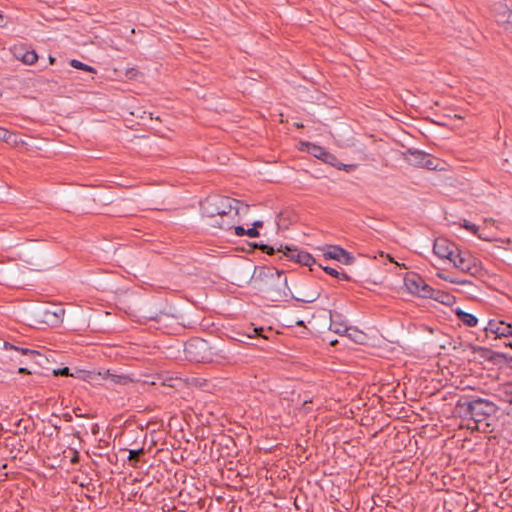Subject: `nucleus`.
Instances as JSON below:
<instances>
[{
	"instance_id": "36",
	"label": "nucleus",
	"mask_w": 512,
	"mask_h": 512,
	"mask_svg": "<svg viewBox=\"0 0 512 512\" xmlns=\"http://www.w3.org/2000/svg\"><path fill=\"white\" fill-rule=\"evenodd\" d=\"M245 235L251 237V238H255V237H258L259 236V231L256 230L255 228H249V229H245Z\"/></svg>"
},
{
	"instance_id": "25",
	"label": "nucleus",
	"mask_w": 512,
	"mask_h": 512,
	"mask_svg": "<svg viewBox=\"0 0 512 512\" xmlns=\"http://www.w3.org/2000/svg\"><path fill=\"white\" fill-rule=\"evenodd\" d=\"M334 315H331V323H330V329L332 331H334L335 333H338V334H341V333H345V332H349V327H347L345 324L343 323H338L335 318Z\"/></svg>"
},
{
	"instance_id": "6",
	"label": "nucleus",
	"mask_w": 512,
	"mask_h": 512,
	"mask_svg": "<svg viewBox=\"0 0 512 512\" xmlns=\"http://www.w3.org/2000/svg\"><path fill=\"white\" fill-rule=\"evenodd\" d=\"M491 12L499 25L512 32V10L505 3L497 2L493 4Z\"/></svg>"
},
{
	"instance_id": "19",
	"label": "nucleus",
	"mask_w": 512,
	"mask_h": 512,
	"mask_svg": "<svg viewBox=\"0 0 512 512\" xmlns=\"http://www.w3.org/2000/svg\"><path fill=\"white\" fill-rule=\"evenodd\" d=\"M341 255H347V251L338 246H331L330 250L324 253V257L327 259H340Z\"/></svg>"
},
{
	"instance_id": "11",
	"label": "nucleus",
	"mask_w": 512,
	"mask_h": 512,
	"mask_svg": "<svg viewBox=\"0 0 512 512\" xmlns=\"http://www.w3.org/2000/svg\"><path fill=\"white\" fill-rule=\"evenodd\" d=\"M36 317L41 323H44L51 327L58 326V318H55V316H53L51 308L39 309L36 313Z\"/></svg>"
},
{
	"instance_id": "27",
	"label": "nucleus",
	"mask_w": 512,
	"mask_h": 512,
	"mask_svg": "<svg viewBox=\"0 0 512 512\" xmlns=\"http://www.w3.org/2000/svg\"><path fill=\"white\" fill-rule=\"evenodd\" d=\"M349 332H345L347 334V336L354 340L355 342L357 343H361L362 342V339H363V335L356 329H353L351 327H349Z\"/></svg>"
},
{
	"instance_id": "4",
	"label": "nucleus",
	"mask_w": 512,
	"mask_h": 512,
	"mask_svg": "<svg viewBox=\"0 0 512 512\" xmlns=\"http://www.w3.org/2000/svg\"><path fill=\"white\" fill-rule=\"evenodd\" d=\"M210 342L202 338H192L184 345V354L187 360L196 363H207Z\"/></svg>"
},
{
	"instance_id": "1",
	"label": "nucleus",
	"mask_w": 512,
	"mask_h": 512,
	"mask_svg": "<svg viewBox=\"0 0 512 512\" xmlns=\"http://www.w3.org/2000/svg\"><path fill=\"white\" fill-rule=\"evenodd\" d=\"M241 202L222 195H209L200 201L202 216L208 218V225L220 230H230L239 214Z\"/></svg>"
},
{
	"instance_id": "42",
	"label": "nucleus",
	"mask_w": 512,
	"mask_h": 512,
	"mask_svg": "<svg viewBox=\"0 0 512 512\" xmlns=\"http://www.w3.org/2000/svg\"><path fill=\"white\" fill-rule=\"evenodd\" d=\"M262 227H263V222L260 220L254 221L252 224V228H255L256 230H258V228H262Z\"/></svg>"
},
{
	"instance_id": "59",
	"label": "nucleus",
	"mask_w": 512,
	"mask_h": 512,
	"mask_svg": "<svg viewBox=\"0 0 512 512\" xmlns=\"http://www.w3.org/2000/svg\"><path fill=\"white\" fill-rule=\"evenodd\" d=\"M21 421H22V420H19V421L16 423V425H17V426H20Z\"/></svg>"
},
{
	"instance_id": "2",
	"label": "nucleus",
	"mask_w": 512,
	"mask_h": 512,
	"mask_svg": "<svg viewBox=\"0 0 512 512\" xmlns=\"http://www.w3.org/2000/svg\"><path fill=\"white\" fill-rule=\"evenodd\" d=\"M457 407L461 409L465 418L473 420L475 423H480L486 420L497 411V406L487 399L480 397L471 400H459Z\"/></svg>"
},
{
	"instance_id": "46",
	"label": "nucleus",
	"mask_w": 512,
	"mask_h": 512,
	"mask_svg": "<svg viewBox=\"0 0 512 512\" xmlns=\"http://www.w3.org/2000/svg\"><path fill=\"white\" fill-rule=\"evenodd\" d=\"M338 278L342 280H350V277L346 273H340V277Z\"/></svg>"
},
{
	"instance_id": "28",
	"label": "nucleus",
	"mask_w": 512,
	"mask_h": 512,
	"mask_svg": "<svg viewBox=\"0 0 512 512\" xmlns=\"http://www.w3.org/2000/svg\"><path fill=\"white\" fill-rule=\"evenodd\" d=\"M52 314L55 318H58V325H60L63 321V316L65 314V310L62 307H52Z\"/></svg>"
},
{
	"instance_id": "20",
	"label": "nucleus",
	"mask_w": 512,
	"mask_h": 512,
	"mask_svg": "<svg viewBox=\"0 0 512 512\" xmlns=\"http://www.w3.org/2000/svg\"><path fill=\"white\" fill-rule=\"evenodd\" d=\"M440 165V160L431 154H426L425 160L423 162L422 168H426L429 170H438Z\"/></svg>"
},
{
	"instance_id": "23",
	"label": "nucleus",
	"mask_w": 512,
	"mask_h": 512,
	"mask_svg": "<svg viewBox=\"0 0 512 512\" xmlns=\"http://www.w3.org/2000/svg\"><path fill=\"white\" fill-rule=\"evenodd\" d=\"M20 60L27 65H32L38 60V55L34 50L25 51L21 54Z\"/></svg>"
},
{
	"instance_id": "5",
	"label": "nucleus",
	"mask_w": 512,
	"mask_h": 512,
	"mask_svg": "<svg viewBox=\"0 0 512 512\" xmlns=\"http://www.w3.org/2000/svg\"><path fill=\"white\" fill-rule=\"evenodd\" d=\"M404 284L411 294L427 298L432 296V287L418 274H410L404 278Z\"/></svg>"
},
{
	"instance_id": "26",
	"label": "nucleus",
	"mask_w": 512,
	"mask_h": 512,
	"mask_svg": "<svg viewBox=\"0 0 512 512\" xmlns=\"http://www.w3.org/2000/svg\"><path fill=\"white\" fill-rule=\"evenodd\" d=\"M70 65L75 69L84 70V71L91 72V73H96V70L94 67L89 66L79 60H76V59H72L70 61Z\"/></svg>"
},
{
	"instance_id": "38",
	"label": "nucleus",
	"mask_w": 512,
	"mask_h": 512,
	"mask_svg": "<svg viewBox=\"0 0 512 512\" xmlns=\"http://www.w3.org/2000/svg\"><path fill=\"white\" fill-rule=\"evenodd\" d=\"M10 137L11 134L6 129L0 128V139L8 141Z\"/></svg>"
},
{
	"instance_id": "15",
	"label": "nucleus",
	"mask_w": 512,
	"mask_h": 512,
	"mask_svg": "<svg viewBox=\"0 0 512 512\" xmlns=\"http://www.w3.org/2000/svg\"><path fill=\"white\" fill-rule=\"evenodd\" d=\"M427 298L434 299L442 304L451 305L454 302V297L446 292L435 290L432 288V296H428Z\"/></svg>"
},
{
	"instance_id": "21",
	"label": "nucleus",
	"mask_w": 512,
	"mask_h": 512,
	"mask_svg": "<svg viewBox=\"0 0 512 512\" xmlns=\"http://www.w3.org/2000/svg\"><path fill=\"white\" fill-rule=\"evenodd\" d=\"M316 150H319L321 153L319 154L320 156V159L323 160L324 162L326 163H329L333 166H338V164L336 163L337 162V158L331 154L330 152L326 151L324 148L322 147H315Z\"/></svg>"
},
{
	"instance_id": "54",
	"label": "nucleus",
	"mask_w": 512,
	"mask_h": 512,
	"mask_svg": "<svg viewBox=\"0 0 512 512\" xmlns=\"http://www.w3.org/2000/svg\"><path fill=\"white\" fill-rule=\"evenodd\" d=\"M53 427L56 429V430H60V426L58 424H52Z\"/></svg>"
},
{
	"instance_id": "55",
	"label": "nucleus",
	"mask_w": 512,
	"mask_h": 512,
	"mask_svg": "<svg viewBox=\"0 0 512 512\" xmlns=\"http://www.w3.org/2000/svg\"><path fill=\"white\" fill-rule=\"evenodd\" d=\"M78 460V456L75 455L73 458H72V462H76Z\"/></svg>"
},
{
	"instance_id": "44",
	"label": "nucleus",
	"mask_w": 512,
	"mask_h": 512,
	"mask_svg": "<svg viewBox=\"0 0 512 512\" xmlns=\"http://www.w3.org/2000/svg\"><path fill=\"white\" fill-rule=\"evenodd\" d=\"M18 373H23V374H31L32 371L28 370L27 368L25 367H19L18 368Z\"/></svg>"
},
{
	"instance_id": "12",
	"label": "nucleus",
	"mask_w": 512,
	"mask_h": 512,
	"mask_svg": "<svg viewBox=\"0 0 512 512\" xmlns=\"http://www.w3.org/2000/svg\"><path fill=\"white\" fill-rule=\"evenodd\" d=\"M407 154L409 155V157L407 158L409 164L422 168L423 162L427 154L426 152L417 149H408Z\"/></svg>"
},
{
	"instance_id": "39",
	"label": "nucleus",
	"mask_w": 512,
	"mask_h": 512,
	"mask_svg": "<svg viewBox=\"0 0 512 512\" xmlns=\"http://www.w3.org/2000/svg\"><path fill=\"white\" fill-rule=\"evenodd\" d=\"M232 228H234V230H235V234H236L237 236H244V235H245V229H244V227H243V226H240V225L235 226V225H234Z\"/></svg>"
},
{
	"instance_id": "43",
	"label": "nucleus",
	"mask_w": 512,
	"mask_h": 512,
	"mask_svg": "<svg viewBox=\"0 0 512 512\" xmlns=\"http://www.w3.org/2000/svg\"><path fill=\"white\" fill-rule=\"evenodd\" d=\"M495 355L497 357H501L503 359H506V360H509V361H512V356L508 357L506 354L504 353H500V352H496Z\"/></svg>"
},
{
	"instance_id": "52",
	"label": "nucleus",
	"mask_w": 512,
	"mask_h": 512,
	"mask_svg": "<svg viewBox=\"0 0 512 512\" xmlns=\"http://www.w3.org/2000/svg\"><path fill=\"white\" fill-rule=\"evenodd\" d=\"M78 410H79V408L74 409L75 416H77V417H81V416H82V414H78V413H77V411H78Z\"/></svg>"
},
{
	"instance_id": "32",
	"label": "nucleus",
	"mask_w": 512,
	"mask_h": 512,
	"mask_svg": "<svg viewBox=\"0 0 512 512\" xmlns=\"http://www.w3.org/2000/svg\"><path fill=\"white\" fill-rule=\"evenodd\" d=\"M461 226L466 230L470 231L471 233H473L474 235H476L478 232V227L467 220H464V223Z\"/></svg>"
},
{
	"instance_id": "56",
	"label": "nucleus",
	"mask_w": 512,
	"mask_h": 512,
	"mask_svg": "<svg viewBox=\"0 0 512 512\" xmlns=\"http://www.w3.org/2000/svg\"><path fill=\"white\" fill-rule=\"evenodd\" d=\"M259 245H260L259 243H254V244H253V247H254V248H258V249H259Z\"/></svg>"
},
{
	"instance_id": "33",
	"label": "nucleus",
	"mask_w": 512,
	"mask_h": 512,
	"mask_svg": "<svg viewBox=\"0 0 512 512\" xmlns=\"http://www.w3.org/2000/svg\"><path fill=\"white\" fill-rule=\"evenodd\" d=\"M259 249L267 255H273L275 252H278L277 249H275L273 246H269L267 244L259 245Z\"/></svg>"
},
{
	"instance_id": "24",
	"label": "nucleus",
	"mask_w": 512,
	"mask_h": 512,
	"mask_svg": "<svg viewBox=\"0 0 512 512\" xmlns=\"http://www.w3.org/2000/svg\"><path fill=\"white\" fill-rule=\"evenodd\" d=\"M145 453L144 448L129 450L128 461L134 467L139 462L140 457Z\"/></svg>"
},
{
	"instance_id": "13",
	"label": "nucleus",
	"mask_w": 512,
	"mask_h": 512,
	"mask_svg": "<svg viewBox=\"0 0 512 512\" xmlns=\"http://www.w3.org/2000/svg\"><path fill=\"white\" fill-rule=\"evenodd\" d=\"M102 376H103V379L108 380L111 384L127 385L130 382H132V379L129 376L123 375V374H121V375L113 374V373H110L109 370H106Z\"/></svg>"
},
{
	"instance_id": "48",
	"label": "nucleus",
	"mask_w": 512,
	"mask_h": 512,
	"mask_svg": "<svg viewBox=\"0 0 512 512\" xmlns=\"http://www.w3.org/2000/svg\"><path fill=\"white\" fill-rule=\"evenodd\" d=\"M6 25V21L4 17L0 14V27H4Z\"/></svg>"
},
{
	"instance_id": "3",
	"label": "nucleus",
	"mask_w": 512,
	"mask_h": 512,
	"mask_svg": "<svg viewBox=\"0 0 512 512\" xmlns=\"http://www.w3.org/2000/svg\"><path fill=\"white\" fill-rule=\"evenodd\" d=\"M231 346H235V344L210 343L207 363L222 366L235 365L238 362V353L234 352Z\"/></svg>"
},
{
	"instance_id": "35",
	"label": "nucleus",
	"mask_w": 512,
	"mask_h": 512,
	"mask_svg": "<svg viewBox=\"0 0 512 512\" xmlns=\"http://www.w3.org/2000/svg\"><path fill=\"white\" fill-rule=\"evenodd\" d=\"M322 269L329 275L337 278V277H340V273L334 269V268H331V267H328V266H325V267H322Z\"/></svg>"
},
{
	"instance_id": "40",
	"label": "nucleus",
	"mask_w": 512,
	"mask_h": 512,
	"mask_svg": "<svg viewBox=\"0 0 512 512\" xmlns=\"http://www.w3.org/2000/svg\"><path fill=\"white\" fill-rule=\"evenodd\" d=\"M337 167H338L339 169H343V170H345V171L349 172V171H351V170L355 167V165H353V164H348V165H346V164H341V166H337Z\"/></svg>"
},
{
	"instance_id": "29",
	"label": "nucleus",
	"mask_w": 512,
	"mask_h": 512,
	"mask_svg": "<svg viewBox=\"0 0 512 512\" xmlns=\"http://www.w3.org/2000/svg\"><path fill=\"white\" fill-rule=\"evenodd\" d=\"M54 376H72L74 377V374L70 372V369L68 367L58 368L53 370Z\"/></svg>"
},
{
	"instance_id": "47",
	"label": "nucleus",
	"mask_w": 512,
	"mask_h": 512,
	"mask_svg": "<svg viewBox=\"0 0 512 512\" xmlns=\"http://www.w3.org/2000/svg\"><path fill=\"white\" fill-rule=\"evenodd\" d=\"M476 236L482 240H490L488 237L485 236V234H480L477 232Z\"/></svg>"
},
{
	"instance_id": "34",
	"label": "nucleus",
	"mask_w": 512,
	"mask_h": 512,
	"mask_svg": "<svg viewBox=\"0 0 512 512\" xmlns=\"http://www.w3.org/2000/svg\"><path fill=\"white\" fill-rule=\"evenodd\" d=\"M354 260V256H352L348 251H347V255H341L340 259H338L337 261L345 264V265H349L353 262Z\"/></svg>"
},
{
	"instance_id": "51",
	"label": "nucleus",
	"mask_w": 512,
	"mask_h": 512,
	"mask_svg": "<svg viewBox=\"0 0 512 512\" xmlns=\"http://www.w3.org/2000/svg\"><path fill=\"white\" fill-rule=\"evenodd\" d=\"M296 325H298V326H303V325H304V322H303L302 320L296 321Z\"/></svg>"
},
{
	"instance_id": "58",
	"label": "nucleus",
	"mask_w": 512,
	"mask_h": 512,
	"mask_svg": "<svg viewBox=\"0 0 512 512\" xmlns=\"http://www.w3.org/2000/svg\"><path fill=\"white\" fill-rule=\"evenodd\" d=\"M507 346H509L510 348H512V342L508 343Z\"/></svg>"
},
{
	"instance_id": "18",
	"label": "nucleus",
	"mask_w": 512,
	"mask_h": 512,
	"mask_svg": "<svg viewBox=\"0 0 512 512\" xmlns=\"http://www.w3.org/2000/svg\"><path fill=\"white\" fill-rule=\"evenodd\" d=\"M282 287L276 289V290H270L268 293H269V297L273 300V301H277V300H280V298L286 296V291L285 289L287 288V279L286 277L283 278L282 280Z\"/></svg>"
},
{
	"instance_id": "14",
	"label": "nucleus",
	"mask_w": 512,
	"mask_h": 512,
	"mask_svg": "<svg viewBox=\"0 0 512 512\" xmlns=\"http://www.w3.org/2000/svg\"><path fill=\"white\" fill-rule=\"evenodd\" d=\"M500 401L512 404V382H506L498 389Z\"/></svg>"
},
{
	"instance_id": "22",
	"label": "nucleus",
	"mask_w": 512,
	"mask_h": 512,
	"mask_svg": "<svg viewBox=\"0 0 512 512\" xmlns=\"http://www.w3.org/2000/svg\"><path fill=\"white\" fill-rule=\"evenodd\" d=\"M315 262V259L308 252L300 251V253L297 254V263L301 265L312 266Z\"/></svg>"
},
{
	"instance_id": "16",
	"label": "nucleus",
	"mask_w": 512,
	"mask_h": 512,
	"mask_svg": "<svg viewBox=\"0 0 512 512\" xmlns=\"http://www.w3.org/2000/svg\"><path fill=\"white\" fill-rule=\"evenodd\" d=\"M455 313H456L458 319L461 322H463L465 325H467L468 327H475L478 323L477 317L474 316L473 314L465 312L459 308L456 310Z\"/></svg>"
},
{
	"instance_id": "17",
	"label": "nucleus",
	"mask_w": 512,
	"mask_h": 512,
	"mask_svg": "<svg viewBox=\"0 0 512 512\" xmlns=\"http://www.w3.org/2000/svg\"><path fill=\"white\" fill-rule=\"evenodd\" d=\"M277 251L279 253H282L283 256H285L286 258H288L289 260H292L294 262L297 263V254L300 253V250L296 249V248H290L288 246H280L279 248H277Z\"/></svg>"
},
{
	"instance_id": "9",
	"label": "nucleus",
	"mask_w": 512,
	"mask_h": 512,
	"mask_svg": "<svg viewBox=\"0 0 512 512\" xmlns=\"http://www.w3.org/2000/svg\"><path fill=\"white\" fill-rule=\"evenodd\" d=\"M3 347L6 350L14 351L18 355L26 356V357L34 360L35 363H37L39 365H41V361L42 360H45L43 355H41L38 351L33 350V349L19 347V346H16L14 344H11V343H9L7 341L3 342Z\"/></svg>"
},
{
	"instance_id": "53",
	"label": "nucleus",
	"mask_w": 512,
	"mask_h": 512,
	"mask_svg": "<svg viewBox=\"0 0 512 512\" xmlns=\"http://www.w3.org/2000/svg\"><path fill=\"white\" fill-rule=\"evenodd\" d=\"M49 62H50V64H53V63L55 62V58H54V57H52V56H50V57H49Z\"/></svg>"
},
{
	"instance_id": "8",
	"label": "nucleus",
	"mask_w": 512,
	"mask_h": 512,
	"mask_svg": "<svg viewBox=\"0 0 512 512\" xmlns=\"http://www.w3.org/2000/svg\"><path fill=\"white\" fill-rule=\"evenodd\" d=\"M458 247L455 243L449 241L446 238H437L434 241L433 252L439 258L449 259L453 258L456 252L458 251Z\"/></svg>"
},
{
	"instance_id": "45",
	"label": "nucleus",
	"mask_w": 512,
	"mask_h": 512,
	"mask_svg": "<svg viewBox=\"0 0 512 512\" xmlns=\"http://www.w3.org/2000/svg\"><path fill=\"white\" fill-rule=\"evenodd\" d=\"M62 417L66 422L72 421V415L70 413H64Z\"/></svg>"
},
{
	"instance_id": "41",
	"label": "nucleus",
	"mask_w": 512,
	"mask_h": 512,
	"mask_svg": "<svg viewBox=\"0 0 512 512\" xmlns=\"http://www.w3.org/2000/svg\"><path fill=\"white\" fill-rule=\"evenodd\" d=\"M24 52L25 51H23L22 48H15L13 53H14L15 58L20 60L19 56H21V54L24 53Z\"/></svg>"
},
{
	"instance_id": "7",
	"label": "nucleus",
	"mask_w": 512,
	"mask_h": 512,
	"mask_svg": "<svg viewBox=\"0 0 512 512\" xmlns=\"http://www.w3.org/2000/svg\"><path fill=\"white\" fill-rule=\"evenodd\" d=\"M453 265L462 272L474 275L478 271V266L475 260L466 252L458 249L453 258H450Z\"/></svg>"
},
{
	"instance_id": "50",
	"label": "nucleus",
	"mask_w": 512,
	"mask_h": 512,
	"mask_svg": "<svg viewBox=\"0 0 512 512\" xmlns=\"http://www.w3.org/2000/svg\"><path fill=\"white\" fill-rule=\"evenodd\" d=\"M275 273L277 274L278 280H280L281 275L283 274V272L279 271V270H275Z\"/></svg>"
},
{
	"instance_id": "31",
	"label": "nucleus",
	"mask_w": 512,
	"mask_h": 512,
	"mask_svg": "<svg viewBox=\"0 0 512 512\" xmlns=\"http://www.w3.org/2000/svg\"><path fill=\"white\" fill-rule=\"evenodd\" d=\"M438 276L446 281H449L450 283H453V284L465 285V284L470 283L468 280L458 279V278H449L440 273L438 274Z\"/></svg>"
},
{
	"instance_id": "10",
	"label": "nucleus",
	"mask_w": 512,
	"mask_h": 512,
	"mask_svg": "<svg viewBox=\"0 0 512 512\" xmlns=\"http://www.w3.org/2000/svg\"><path fill=\"white\" fill-rule=\"evenodd\" d=\"M485 331L496 334L497 337H512V325L504 321L490 320Z\"/></svg>"
},
{
	"instance_id": "30",
	"label": "nucleus",
	"mask_w": 512,
	"mask_h": 512,
	"mask_svg": "<svg viewBox=\"0 0 512 512\" xmlns=\"http://www.w3.org/2000/svg\"><path fill=\"white\" fill-rule=\"evenodd\" d=\"M319 295L320 294L318 292H315L312 294L305 295L303 298H295V300L301 301L304 303H312L319 297Z\"/></svg>"
},
{
	"instance_id": "37",
	"label": "nucleus",
	"mask_w": 512,
	"mask_h": 512,
	"mask_svg": "<svg viewBox=\"0 0 512 512\" xmlns=\"http://www.w3.org/2000/svg\"><path fill=\"white\" fill-rule=\"evenodd\" d=\"M308 145H309V147H310V148H309V152H310L311 154H313L315 157H317V158H319V159H320L319 154H320L321 152H320L319 150H316V149H315V147H319V146H318V145H315V144H310V143H308Z\"/></svg>"
},
{
	"instance_id": "57",
	"label": "nucleus",
	"mask_w": 512,
	"mask_h": 512,
	"mask_svg": "<svg viewBox=\"0 0 512 512\" xmlns=\"http://www.w3.org/2000/svg\"><path fill=\"white\" fill-rule=\"evenodd\" d=\"M254 331L255 332H260V331H263V328H259V329L255 328Z\"/></svg>"
},
{
	"instance_id": "49",
	"label": "nucleus",
	"mask_w": 512,
	"mask_h": 512,
	"mask_svg": "<svg viewBox=\"0 0 512 512\" xmlns=\"http://www.w3.org/2000/svg\"><path fill=\"white\" fill-rule=\"evenodd\" d=\"M160 317H161L160 315L149 316V319L158 321L160 319Z\"/></svg>"
}]
</instances>
